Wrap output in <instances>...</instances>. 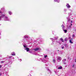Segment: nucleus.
Masks as SVG:
<instances>
[{
  "instance_id": "nucleus-1",
  "label": "nucleus",
  "mask_w": 76,
  "mask_h": 76,
  "mask_svg": "<svg viewBox=\"0 0 76 76\" xmlns=\"http://www.w3.org/2000/svg\"><path fill=\"white\" fill-rule=\"evenodd\" d=\"M0 15H1V17H0V19H1V18H4V17H5V21L6 20H7L8 21H9L10 20L8 18V17H7L6 16H5V15H3L2 14V12H1V11L0 10Z\"/></svg>"
},
{
  "instance_id": "nucleus-2",
  "label": "nucleus",
  "mask_w": 76,
  "mask_h": 76,
  "mask_svg": "<svg viewBox=\"0 0 76 76\" xmlns=\"http://www.w3.org/2000/svg\"><path fill=\"white\" fill-rule=\"evenodd\" d=\"M23 46L24 47V50H26V51H27V52L29 51V49L28 48L26 47V45H24L23 44Z\"/></svg>"
},
{
  "instance_id": "nucleus-3",
  "label": "nucleus",
  "mask_w": 76,
  "mask_h": 76,
  "mask_svg": "<svg viewBox=\"0 0 76 76\" xmlns=\"http://www.w3.org/2000/svg\"><path fill=\"white\" fill-rule=\"evenodd\" d=\"M57 61L60 62L61 60V58L60 56H58L57 57Z\"/></svg>"
},
{
  "instance_id": "nucleus-4",
  "label": "nucleus",
  "mask_w": 76,
  "mask_h": 76,
  "mask_svg": "<svg viewBox=\"0 0 76 76\" xmlns=\"http://www.w3.org/2000/svg\"><path fill=\"white\" fill-rule=\"evenodd\" d=\"M58 37H55L54 38V39L52 38H50V39H51L52 41H53L54 40H57V39H58Z\"/></svg>"
},
{
  "instance_id": "nucleus-5",
  "label": "nucleus",
  "mask_w": 76,
  "mask_h": 76,
  "mask_svg": "<svg viewBox=\"0 0 76 76\" xmlns=\"http://www.w3.org/2000/svg\"><path fill=\"white\" fill-rule=\"evenodd\" d=\"M64 24L63 23L61 26L62 27V29H63H63H64V28H65V27L64 26Z\"/></svg>"
},
{
  "instance_id": "nucleus-6",
  "label": "nucleus",
  "mask_w": 76,
  "mask_h": 76,
  "mask_svg": "<svg viewBox=\"0 0 76 76\" xmlns=\"http://www.w3.org/2000/svg\"><path fill=\"white\" fill-rule=\"evenodd\" d=\"M66 6L67 7V8H70V7H71L69 5V4H67L66 5Z\"/></svg>"
},
{
  "instance_id": "nucleus-7",
  "label": "nucleus",
  "mask_w": 76,
  "mask_h": 76,
  "mask_svg": "<svg viewBox=\"0 0 76 76\" xmlns=\"http://www.w3.org/2000/svg\"><path fill=\"white\" fill-rule=\"evenodd\" d=\"M54 1L56 2H57L58 3H59L60 1V0H54Z\"/></svg>"
},
{
  "instance_id": "nucleus-8",
  "label": "nucleus",
  "mask_w": 76,
  "mask_h": 76,
  "mask_svg": "<svg viewBox=\"0 0 76 76\" xmlns=\"http://www.w3.org/2000/svg\"><path fill=\"white\" fill-rule=\"evenodd\" d=\"M11 54L12 56H15V52H13L11 53Z\"/></svg>"
},
{
  "instance_id": "nucleus-9",
  "label": "nucleus",
  "mask_w": 76,
  "mask_h": 76,
  "mask_svg": "<svg viewBox=\"0 0 76 76\" xmlns=\"http://www.w3.org/2000/svg\"><path fill=\"white\" fill-rule=\"evenodd\" d=\"M39 49V48H36L34 49V51H38Z\"/></svg>"
},
{
  "instance_id": "nucleus-10",
  "label": "nucleus",
  "mask_w": 76,
  "mask_h": 76,
  "mask_svg": "<svg viewBox=\"0 0 76 76\" xmlns=\"http://www.w3.org/2000/svg\"><path fill=\"white\" fill-rule=\"evenodd\" d=\"M66 18L68 19V21L70 22V18H69V17L67 18Z\"/></svg>"
},
{
  "instance_id": "nucleus-11",
  "label": "nucleus",
  "mask_w": 76,
  "mask_h": 76,
  "mask_svg": "<svg viewBox=\"0 0 76 76\" xmlns=\"http://www.w3.org/2000/svg\"><path fill=\"white\" fill-rule=\"evenodd\" d=\"M63 31L65 33H67V30L63 29Z\"/></svg>"
},
{
  "instance_id": "nucleus-12",
  "label": "nucleus",
  "mask_w": 76,
  "mask_h": 76,
  "mask_svg": "<svg viewBox=\"0 0 76 76\" xmlns=\"http://www.w3.org/2000/svg\"><path fill=\"white\" fill-rule=\"evenodd\" d=\"M64 46H65V47H66V48H67V47H69V45H68L67 44L65 45Z\"/></svg>"
},
{
  "instance_id": "nucleus-13",
  "label": "nucleus",
  "mask_w": 76,
  "mask_h": 76,
  "mask_svg": "<svg viewBox=\"0 0 76 76\" xmlns=\"http://www.w3.org/2000/svg\"><path fill=\"white\" fill-rule=\"evenodd\" d=\"M24 38H28V36L27 35H25L24 36Z\"/></svg>"
},
{
  "instance_id": "nucleus-14",
  "label": "nucleus",
  "mask_w": 76,
  "mask_h": 76,
  "mask_svg": "<svg viewBox=\"0 0 76 76\" xmlns=\"http://www.w3.org/2000/svg\"><path fill=\"white\" fill-rule=\"evenodd\" d=\"M62 69V66H60L58 68V69Z\"/></svg>"
},
{
  "instance_id": "nucleus-15",
  "label": "nucleus",
  "mask_w": 76,
  "mask_h": 76,
  "mask_svg": "<svg viewBox=\"0 0 76 76\" xmlns=\"http://www.w3.org/2000/svg\"><path fill=\"white\" fill-rule=\"evenodd\" d=\"M12 59H13L14 58V57H13L12 56H9V58H12Z\"/></svg>"
},
{
  "instance_id": "nucleus-16",
  "label": "nucleus",
  "mask_w": 76,
  "mask_h": 76,
  "mask_svg": "<svg viewBox=\"0 0 76 76\" xmlns=\"http://www.w3.org/2000/svg\"><path fill=\"white\" fill-rule=\"evenodd\" d=\"M61 41L62 42H64V40H63V38L61 39Z\"/></svg>"
},
{
  "instance_id": "nucleus-17",
  "label": "nucleus",
  "mask_w": 76,
  "mask_h": 76,
  "mask_svg": "<svg viewBox=\"0 0 76 76\" xmlns=\"http://www.w3.org/2000/svg\"><path fill=\"white\" fill-rule=\"evenodd\" d=\"M69 42H70V43H71V44H73V42L72 41V40L70 39L69 40Z\"/></svg>"
},
{
  "instance_id": "nucleus-18",
  "label": "nucleus",
  "mask_w": 76,
  "mask_h": 76,
  "mask_svg": "<svg viewBox=\"0 0 76 76\" xmlns=\"http://www.w3.org/2000/svg\"><path fill=\"white\" fill-rule=\"evenodd\" d=\"M4 63H5V61H1V64Z\"/></svg>"
},
{
  "instance_id": "nucleus-19",
  "label": "nucleus",
  "mask_w": 76,
  "mask_h": 76,
  "mask_svg": "<svg viewBox=\"0 0 76 76\" xmlns=\"http://www.w3.org/2000/svg\"><path fill=\"white\" fill-rule=\"evenodd\" d=\"M9 13L10 15H12V12L10 11H9Z\"/></svg>"
},
{
  "instance_id": "nucleus-20",
  "label": "nucleus",
  "mask_w": 76,
  "mask_h": 76,
  "mask_svg": "<svg viewBox=\"0 0 76 76\" xmlns=\"http://www.w3.org/2000/svg\"><path fill=\"white\" fill-rule=\"evenodd\" d=\"M66 61V59H63V60H62V61L63 62H64L65 61Z\"/></svg>"
},
{
  "instance_id": "nucleus-21",
  "label": "nucleus",
  "mask_w": 76,
  "mask_h": 76,
  "mask_svg": "<svg viewBox=\"0 0 76 76\" xmlns=\"http://www.w3.org/2000/svg\"><path fill=\"white\" fill-rule=\"evenodd\" d=\"M62 53H62V52L61 51H60V52H59V54H62Z\"/></svg>"
},
{
  "instance_id": "nucleus-22",
  "label": "nucleus",
  "mask_w": 76,
  "mask_h": 76,
  "mask_svg": "<svg viewBox=\"0 0 76 76\" xmlns=\"http://www.w3.org/2000/svg\"><path fill=\"white\" fill-rule=\"evenodd\" d=\"M67 38H66L65 39L64 41H67Z\"/></svg>"
},
{
  "instance_id": "nucleus-23",
  "label": "nucleus",
  "mask_w": 76,
  "mask_h": 76,
  "mask_svg": "<svg viewBox=\"0 0 76 76\" xmlns=\"http://www.w3.org/2000/svg\"><path fill=\"white\" fill-rule=\"evenodd\" d=\"M69 28H72V26H71L70 25H69Z\"/></svg>"
},
{
  "instance_id": "nucleus-24",
  "label": "nucleus",
  "mask_w": 76,
  "mask_h": 76,
  "mask_svg": "<svg viewBox=\"0 0 76 76\" xmlns=\"http://www.w3.org/2000/svg\"><path fill=\"white\" fill-rule=\"evenodd\" d=\"M75 37V35L74 34H73V35H72V37H73V38H74V37Z\"/></svg>"
},
{
  "instance_id": "nucleus-25",
  "label": "nucleus",
  "mask_w": 76,
  "mask_h": 76,
  "mask_svg": "<svg viewBox=\"0 0 76 76\" xmlns=\"http://www.w3.org/2000/svg\"><path fill=\"white\" fill-rule=\"evenodd\" d=\"M47 57V55H45V56L44 58H45Z\"/></svg>"
},
{
  "instance_id": "nucleus-26",
  "label": "nucleus",
  "mask_w": 76,
  "mask_h": 76,
  "mask_svg": "<svg viewBox=\"0 0 76 76\" xmlns=\"http://www.w3.org/2000/svg\"><path fill=\"white\" fill-rule=\"evenodd\" d=\"M53 62H54V63H56V60L53 59Z\"/></svg>"
},
{
  "instance_id": "nucleus-27",
  "label": "nucleus",
  "mask_w": 76,
  "mask_h": 76,
  "mask_svg": "<svg viewBox=\"0 0 76 76\" xmlns=\"http://www.w3.org/2000/svg\"><path fill=\"white\" fill-rule=\"evenodd\" d=\"M64 46L62 47H61L62 49H63L64 48Z\"/></svg>"
},
{
  "instance_id": "nucleus-28",
  "label": "nucleus",
  "mask_w": 76,
  "mask_h": 76,
  "mask_svg": "<svg viewBox=\"0 0 76 76\" xmlns=\"http://www.w3.org/2000/svg\"><path fill=\"white\" fill-rule=\"evenodd\" d=\"M68 15H70V16L72 15V14H70V13H69Z\"/></svg>"
},
{
  "instance_id": "nucleus-29",
  "label": "nucleus",
  "mask_w": 76,
  "mask_h": 76,
  "mask_svg": "<svg viewBox=\"0 0 76 76\" xmlns=\"http://www.w3.org/2000/svg\"><path fill=\"white\" fill-rule=\"evenodd\" d=\"M48 71H49L50 73V72H51V71L50 70H49V69H48Z\"/></svg>"
},
{
  "instance_id": "nucleus-30",
  "label": "nucleus",
  "mask_w": 76,
  "mask_h": 76,
  "mask_svg": "<svg viewBox=\"0 0 76 76\" xmlns=\"http://www.w3.org/2000/svg\"><path fill=\"white\" fill-rule=\"evenodd\" d=\"M29 53H32V51H29Z\"/></svg>"
},
{
  "instance_id": "nucleus-31",
  "label": "nucleus",
  "mask_w": 76,
  "mask_h": 76,
  "mask_svg": "<svg viewBox=\"0 0 76 76\" xmlns=\"http://www.w3.org/2000/svg\"><path fill=\"white\" fill-rule=\"evenodd\" d=\"M2 67V66L1 65H0V68H1Z\"/></svg>"
},
{
  "instance_id": "nucleus-32",
  "label": "nucleus",
  "mask_w": 76,
  "mask_h": 76,
  "mask_svg": "<svg viewBox=\"0 0 76 76\" xmlns=\"http://www.w3.org/2000/svg\"><path fill=\"white\" fill-rule=\"evenodd\" d=\"M1 75H2V73H0V76H1Z\"/></svg>"
},
{
  "instance_id": "nucleus-33",
  "label": "nucleus",
  "mask_w": 76,
  "mask_h": 76,
  "mask_svg": "<svg viewBox=\"0 0 76 76\" xmlns=\"http://www.w3.org/2000/svg\"><path fill=\"white\" fill-rule=\"evenodd\" d=\"M66 10H67L66 9H64V11H66Z\"/></svg>"
},
{
  "instance_id": "nucleus-34",
  "label": "nucleus",
  "mask_w": 76,
  "mask_h": 76,
  "mask_svg": "<svg viewBox=\"0 0 76 76\" xmlns=\"http://www.w3.org/2000/svg\"><path fill=\"white\" fill-rule=\"evenodd\" d=\"M71 23H73V21L72 20H71Z\"/></svg>"
},
{
  "instance_id": "nucleus-35",
  "label": "nucleus",
  "mask_w": 76,
  "mask_h": 76,
  "mask_svg": "<svg viewBox=\"0 0 76 76\" xmlns=\"http://www.w3.org/2000/svg\"><path fill=\"white\" fill-rule=\"evenodd\" d=\"M20 61H22V59H20Z\"/></svg>"
},
{
  "instance_id": "nucleus-36",
  "label": "nucleus",
  "mask_w": 76,
  "mask_h": 76,
  "mask_svg": "<svg viewBox=\"0 0 76 76\" xmlns=\"http://www.w3.org/2000/svg\"><path fill=\"white\" fill-rule=\"evenodd\" d=\"M71 26H72V23H70Z\"/></svg>"
},
{
  "instance_id": "nucleus-37",
  "label": "nucleus",
  "mask_w": 76,
  "mask_h": 76,
  "mask_svg": "<svg viewBox=\"0 0 76 76\" xmlns=\"http://www.w3.org/2000/svg\"><path fill=\"white\" fill-rule=\"evenodd\" d=\"M64 63V64H66V63H65V62Z\"/></svg>"
},
{
  "instance_id": "nucleus-38",
  "label": "nucleus",
  "mask_w": 76,
  "mask_h": 76,
  "mask_svg": "<svg viewBox=\"0 0 76 76\" xmlns=\"http://www.w3.org/2000/svg\"><path fill=\"white\" fill-rule=\"evenodd\" d=\"M56 43H57V41H56Z\"/></svg>"
},
{
  "instance_id": "nucleus-39",
  "label": "nucleus",
  "mask_w": 76,
  "mask_h": 76,
  "mask_svg": "<svg viewBox=\"0 0 76 76\" xmlns=\"http://www.w3.org/2000/svg\"><path fill=\"white\" fill-rule=\"evenodd\" d=\"M0 35H1V34H0Z\"/></svg>"
},
{
  "instance_id": "nucleus-40",
  "label": "nucleus",
  "mask_w": 76,
  "mask_h": 76,
  "mask_svg": "<svg viewBox=\"0 0 76 76\" xmlns=\"http://www.w3.org/2000/svg\"><path fill=\"white\" fill-rule=\"evenodd\" d=\"M71 10V11H72V10Z\"/></svg>"
},
{
  "instance_id": "nucleus-41",
  "label": "nucleus",
  "mask_w": 76,
  "mask_h": 76,
  "mask_svg": "<svg viewBox=\"0 0 76 76\" xmlns=\"http://www.w3.org/2000/svg\"><path fill=\"white\" fill-rule=\"evenodd\" d=\"M75 62H76V61H75Z\"/></svg>"
}]
</instances>
